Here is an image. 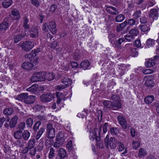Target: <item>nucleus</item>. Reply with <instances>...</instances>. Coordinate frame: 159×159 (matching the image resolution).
I'll return each instance as SVG.
<instances>
[{
	"label": "nucleus",
	"instance_id": "8fccbe9b",
	"mask_svg": "<svg viewBox=\"0 0 159 159\" xmlns=\"http://www.w3.org/2000/svg\"><path fill=\"white\" fill-rule=\"evenodd\" d=\"M41 122L40 120L37 121L34 125L33 127V129L34 131H37L39 128V126L41 125Z\"/></svg>",
	"mask_w": 159,
	"mask_h": 159
},
{
	"label": "nucleus",
	"instance_id": "3c124183",
	"mask_svg": "<svg viewBox=\"0 0 159 159\" xmlns=\"http://www.w3.org/2000/svg\"><path fill=\"white\" fill-rule=\"evenodd\" d=\"M26 122L27 127L30 128H31L32 127L33 123V120L32 118H28L26 120Z\"/></svg>",
	"mask_w": 159,
	"mask_h": 159
},
{
	"label": "nucleus",
	"instance_id": "bb28decb",
	"mask_svg": "<svg viewBox=\"0 0 159 159\" xmlns=\"http://www.w3.org/2000/svg\"><path fill=\"white\" fill-rule=\"evenodd\" d=\"M56 95L57 99V102L58 104H60L61 100L64 99V95L62 93L58 92L56 93Z\"/></svg>",
	"mask_w": 159,
	"mask_h": 159
},
{
	"label": "nucleus",
	"instance_id": "4468645a",
	"mask_svg": "<svg viewBox=\"0 0 159 159\" xmlns=\"http://www.w3.org/2000/svg\"><path fill=\"white\" fill-rule=\"evenodd\" d=\"M149 17L152 18L153 20H157L158 17V10L157 9L155 8L150 10V11Z\"/></svg>",
	"mask_w": 159,
	"mask_h": 159
},
{
	"label": "nucleus",
	"instance_id": "39448f33",
	"mask_svg": "<svg viewBox=\"0 0 159 159\" xmlns=\"http://www.w3.org/2000/svg\"><path fill=\"white\" fill-rule=\"evenodd\" d=\"M58 136L56 138V141L53 144V147L57 148H58L61 147L64 143L65 139V138L64 136L62 135Z\"/></svg>",
	"mask_w": 159,
	"mask_h": 159
},
{
	"label": "nucleus",
	"instance_id": "f8f14e48",
	"mask_svg": "<svg viewBox=\"0 0 159 159\" xmlns=\"http://www.w3.org/2000/svg\"><path fill=\"white\" fill-rule=\"evenodd\" d=\"M11 18L15 20H19L20 17V13L19 11L16 9H13L11 11Z\"/></svg>",
	"mask_w": 159,
	"mask_h": 159
},
{
	"label": "nucleus",
	"instance_id": "58836bf2",
	"mask_svg": "<svg viewBox=\"0 0 159 159\" xmlns=\"http://www.w3.org/2000/svg\"><path fill=\"white\" fill-rule=\"evenodd\" d=\"M104 106L108 108L111 109V105L112 103V101L109 100H104L102 102Z\"/></svg>",
	"mask_w": 159,
	"mask_h": 159
},
{
	"label": "nucleus",
	"instance_id": "423d86ee",
	"mask_svg": "<svg viewBox=\"0 0 159 159\" xmlns=\"http://www.w3.org/2000/svg\"><path fill=\"white\" fill-rule=\"evenodd\" d=\"M34 43L31 41H26L21 44V47L26 52L30 51L34 47Z\"/></svg>",
	"mask_w": 159,
	"mask_h": 159
},
{
	"label": "nucleus",
	"instance_id": "9b49d317",
	"mask_svg": "<svg viewBox=\"0 0 159 159\" xmlns=\"http://www.w3.org/2000/svg\"><path fill=\"white\" fill-rule=\"evenodd\" d=\"M9 18L8 17H6L4 19L2 22L0 24V30H5L9 27Z\"/></svg>",
	"mask_w": 159,
	"mask_h": 159
},
{
	"label": "nucleus",
	"instance_id": "de8ad7c7",
	"mask_svg": "<svg viewBox=\"0 0 159 159\" xmlns=\"http://www.w3.org/2000/svg\"><path fill=\"white\" fill-rule=\"evenodd\" d=\"M29 22V20L26 17H25L24 18V21L23 25L25 29H28L30 28V26L28 24Z\"/></svg>",
	"mask_w": 159,
	"mask_h": 159
},
{
	"label": "nucleus",
	"instance_id": "680f3d73",
	"mask_svg": "<svg viewBox=\"0 0 159 159\" xmlns=\"http://www.w3.org/2000/svg\"><path fill=\"white\" fill-rule=\"evenodd\" d=\"M110 125L107 123H105L103 126V131L104 133H105L107 131V128L110 127Z\"/></svg>",
	"mask_w": 159,
	"mask_h": 159
},
{
	"label": "nucleus",
	"instance_id": "a878e982",
	"mask_svg": "<svg viewBox=\"0 0 159 159\" xmlns=\"http://www.w3.org/2000/svg\"><path fill=\"white\" fill-rule=\"evenodd\" d=\"M139 27L141 30L143 32H146L150 30V26L148 24L140 25H139Z\"/></svg>",
	"mask_w": 159,
	"mask_h": 159
},
{
	"label": "nucleus",
	"instance_id": "f257e3e1",
	"mask_svg": "<svg viewBox=\"0 0 159 159\" xmlns=\"http://www.w3.org/2000/svg\"><path fill=\"white\" fill-rule=\"evenodd\" d=\"M26 93H23L17 95L16 99L24 102L27 104H33L35 101V96L34 95L28 96Z\"/></svg>",
	"mask_w": 159,
	"mask_h": 159
},
{
	"label": "nucleus",
	"instance_id": "6e6d98bb",
	"mask_svg": "<svg viewBox=\"0 0 159 159\" xmlns=\"http://www.w3.org/2000/svg\"><path fill=\"white\" fill-rule=\"evenodd\" d=\"M125 39L129 42H131L134 40V37L131 34L126 35L124 36Z\"/></svg>",
	"mask_w": 159,
	"mask_h": 159
},
{
	"label": "nucleus",
	"instance_id": "37998d69",
	"mask_svg": "<svg viewBox=\"0 0 159 159\" xmlns=\"http://www.w3.org/2000/svg\"><path fill=\"white\" fill-rule=\"evenodd\" d=\"M114 102H120V98L117 94H113L112 95L110 99Z\"/></svg>",
	"mask_w": 159,
	"mask_h": 159
},
{
	"label": "nucleus",
	"instance_id": "c756f323",
	"mask_svg": "<svg viewBox=\"0 0 159 159\" xmlns=\"http://www.w3.org/2000/svg\"><path fill=\"white\" fill-rule=\"evenodd\" d=\"M80 66L81 68L84 70H86L89 66V62L88 60L83 61L81 63Z\"/></svg>",
	"mask_w": 159,
	"mask_h": 159
},
{
	"label": "nucleus",
	"instance_id": "69168bd1",
	"mask_svg": "<svg viewBox=\"0 0 159 159\" xmlns=\"http://www.w3.org/2000/svg\"><path fill=\"white\" fill-rule=\"evenodd\" d=\"M29 149V148L27 146L23 147L21 150L20 152L24 154H26L28 152Z\"/></svg>",
	"mask_w": 159,
	"mask_h": 159
},
{
	"label": "nucleus",
	"instance_id": "6e6552de",
	"mask_svg": "<svg viewBox=\"0 0 159 159\" xmlns=\"http://www.w3.org/2000/svg\"><path fill=\"white\" fill-rule=\"evenodd\" d=\"M117 119L122 127L126 129L127 128V124L125 118L122 115H119L117 117Z\"/></svg>",
	"mask_w": 159,
	"mask_h": 159
},
{
	"label": "nucleus",
	"instance_id": "09e8293b",
	"mask_svg": "<svg viewBox=\"0 0 159 159\" xmlns=\"http://www.w3.org/2000/svg\"><path fill=\"white\" fill-rule=\"evenodd\" d=\"M140 141H134L133 140L132 142V146L133 147V148L135 149L136 150L138 148L140 145Z\"/></svg>",
	"mask_w": 159,
	"mask_h": 159
},
{
	"label": "nucleus",
	"instance_id": "79ce46f5",
	"mask_svg": "<svg viewBox=\"0 0 159 159\" xmlns=\"http://www.w3.org/2000/svg\"><path fill=\"white\" fill-rule=\"evenodd\" d=\"M125 16L122 14L117 16L115 18V20L116 22H120L122 21L125 18Z\"/></svg>",
	"mask_w": 159,
	"mask_h": 159
},
{
	"label": "nucleus",
	"instance_id": "4be33fe9",
	"mask_svg": "<svg viewBox=\"0 0 159 159\" xmlns=\"http://www.w3.org/2000/svg\"><path fill=\"white\" fill-rule=\"evenodd\" d=\"M31 30L32 33L30 34V36L31 38H36L39 36L38 30L36 27H33Z\"/></svg>",
	"mask_w": 159,
	"mask_h": 159
},
{
	"label": "nucleus",
	"instance_id": "a211bd4d",
	"mask_svg": "<svg viewBox=\"0 0 159 159\" xmlns=\"http://www.w3.org/2000/svg\"><path fill=\"white\" fill-rule=\"evenodd\" d=\"M121 105L120 102H113L111 105V109L113 110H118L121 108Z\"/></svg>",
	"mask_w": 159,
	"mask_h": 159
},
{
	"label": "nucleus",
	"instance_id": "393cba45",
	"mask_svg": "<svg viewBox=\"0 0 159 159\" xmlns=\"http://www.w3.org/2000/svg\"><path fill=\"white\" fill-rule=\"evenodd\" d=\"M156 62L155 60L150 59L146 62L145 65L147 67H151L154 66L156 64Z\"/></svg>",
	"mask_w": 159,
	"mask_h": 159
},
{
	"label": "nucleus",
	"instance_id": "f704fd0d",
	"mask_svg": "<svg viewBox=\"0 0 159 159\" xmlns=\"http://www.w3.org/2000/svg\"><path fill=\"white\" fill-rule=\"evenodd\" d=\"M62 83L65 84L64 85H66V87L69 85L71 84V80L68 77H65L61 80Z\"/></svg>",
	"mask_w": 159,
	"mask_h": 159
},
{
	"label": "nucleus",
	"instance_id": "338daca9",
	"mask_svg": "<svg viewBox=\"0 0 159 159\" xmlns=\"http://www.w3.org/2000/svg\"><path fill=\"white\" fill-rule=\"evenodd\" d=\"M80 57L81 55L80 54H79L78 52H76L75 53H74L73 58L74 59L78 60Z\"/></svg>",
	"mask_w": 159,
	"mask_h": 159
},
{
	"label": "nucleus",
	"instance_id": "052dcab7",
	"mask_svg": "<svg viewBox=\"0 0 159 159\" xmlns=\"http://www.w3.org/2000/svg\"><path fill=\"white\" fill-rule=\"evenodd\" d=\"M66 147L69 151L72 150L73 148L72 142L71 140L69 141L67 143Z\"/></svg>",
	"mask_w": 159,
	"mask_h": 159
},
{
	"label": "nucleus",
	"instance_id": "bf43d9fd",
	"mask_svg": "<svg viewBox=\"0 0 159 159\" xmlns=\"http://www.w3.org/2000/svg\"><path fill=\"white\" fill-rule=\"evenodd\" d=\"M148 19L145 16H143L140 18V22L142 24H144L147 23L148 21Z\"/></svg>",
	"mask_w": 159,
	"mask_h": 159
},
{
	"label": "nucleus",
	"instance_id": "e2e57ef3",
	"mask_svg": "<svg viewBox=\"0 0 159 159\" xmlns=\"http://www.w3.org/2000/svg\"><path fill=\"white\" fill-rule=\"evenodd\" d=\"M142 72L145 74H148L153 73L154 71L152 69H147L143 70Z\"/></svg>",
	"mask_w": 159,
	"mask_h": 159
},
{
	"label": "nucleus",
	"instance_id": "b1692460",
	"mask_svg": "<svg viewBox=\"0 0 159 159\" xmlns=\"http://www.w3.org/2000/svg\"><path fill=\"white\" fill-rule=\"evenodd\" d=\"M13 3L12 0H3L2 3L3 7L6 8L9 7Z\"/></svg>",
	"mask_w": 159,
	"mask_h": 159
},
{
	"label": "nucleus",
	"instance_id": "c03bdc74",
	"mask_svg": "<svg viewBox=\"0 0 159 159\" xmlns=\"http://www.w3.org/2000/svg\"><path fill=\"white\" fill-rule=\"evenodd\" d=\"M130 54L131 56L135 57L138 55V49L136 48H132L131 49Z\"/></svg>",
	"mask_w": 159,
	"mask_h": 159
},
{
	"label": "nucleus",
	"instance_id": "2eb2a0df",
	"mask_svg": "<svg viewBox=\"0 0 159 159\" xmlns=\"http://www.w3.org/2000/svg\"><path fill=\"white\" fill-rule=\"evenodd\" d=\"M106 11L109 13L114 15H116L119 13L118 10L112 6H107L106 8Z\"/></svg>",
	"mask_w": 159,
	"mask_h": 159
},
{
	"label": "nucleus",
	"instance_id": "cd10ccee",
	"mask_svg": "<svg viewBox=\"0 0 159 159\" xmlns=\"http://www.w3.org/2000/svg\"><path fill=\"white\" fill-rule=\"evenodd\" d=\"M45 81L48 80L49 81H51L53 80L55 77V75L52 73L47 74L45 72L44 74Z\"/></svg>",
	"mask_w": 159,
	"mask_h": 159
},
{
	"label": "nucleus",
	"instance_id": "dca6fc26",
	"mask_svg": "<svg viewBox=\"0 0 159 159\" xmlns=\"http://www.w3.org/2000/svg\"><path fill=\"white\" fill-rule=\"evenodd\" d=\"M33 66V64L31 62L29 61L24 62L21 66V67L23 69L27 70L31 69Z\"/></svg>",
	"mask_w": 159,
	"mask_h": 159
},
{
	"label": "nucleus",
	"instance_id": "aec40b11",
	"mask_svg": "<svg viewBox=\"0 0 159 159\" xmlns=\"http://www.w3.org/2000/svg\"><path fill=\"white\" fill-rule=\"evenodd\" d=\"M39 87V86L37 84H34L29 88L26 89V90L30 92L33 93L35 94L37 92Z\"/></svg>",
	"mask_w": 159,
	"mask_h": 159
},
{
	"label": "nucleus",
	"instance_id": "9d476101",
	"mask_svg": "<svg viewBox=\"0 0 159 159\" xmlns=\"http://www.w3.org/2000/svg\"><path fill=\"white\" fill-rule=\"evenodd\" d=\"M37 53V51L34 49L31 51L29 54H27L25 55V58L28 59L30 61L34 62V60H35L34 57L36 56V53Z\"/></svg>",
	"mask_w": 159,
	"mask_h": 159
},
{
	"label": "nucleus",
	"instance_id": "13d9d810",
	"mask_svg": "<svg viewBox=\"0 0 159 159\" xmlns=\"http://www.w3.org/2000/svg\"><path fill=\"white\" fill-rule=\"evenodd\" d=\"M118 144V149L119 152L122 151L125 149V147L124 144L120 142H118L117 143Z\"/></svg>",
	"mask_w": 159,
	"mask_h": 159
},
{
	"label": "nucleus",
	"instance_id": "f3484780",
	"mask_svg": "<svg viewBox=\"0 0 159 159\" xmlns=\"http://www.w3.org/2000/svg\"><path fill=\"white\" fill-rule=\"evenodd\" d=\"M56 25L55 22H51L49 24V30L53 34H55L57 32Z\"/></svg>",
	"mask_w": 159,
	"mask_h": 159
},
{
	"label": "nucleus",
	"instance_id": "774afa93",
	"mask_svg": "<svg viewBox=\"0 0 159 159\" xmlns=\"http://www.w3.org/2000/svg\"><path fill=\"white\" fill-rule=\"evenodd\" d=\"M46 146L49 148L52 145V141L51 140L46 139L45 141Z\"/></svg>",
	"mask_w": 159,
	"mask_h": 159
},
{
	"label": "nucleus",
	"instance_id": "f03ea898",
	"mask_svg": "<svg viewBox=\"0 0 159 159\" xmlns=\"http://www.w3.org/2000/svg\"><path fill=\"white\" fill-rule=\"evenodd\" d=\"M45 72L39 71L34 73L31 77L30 80L32 82L45 81Z\"/></svg>",
	"mask_w": 159,
	"mask_h": 159
},
{
	"label": "nucleus",
	"instance_id": "4d7b16f0",
	"mask_svg": "<svg viewBox=\"0 0 159 159\" xmlns=\"http://www.w3.org/2000/svg\"><path fill=\"white\" fill-rule=\"evenodd\" d=\"M155 43V40L154 39H148L147 41V45L148 47H152Z\"/></svg>",
	"mask_w": 159,
	"mask_h": 159
},
{
	"label": "nucleus",
	"instance_id": "6ab92c4d",
	"mask_svg": "<svg viewBox=\"0 0 159 159\" xmlns=\"http://www.w3.org/2000/svg\"><path fill=\"white\" fill-rule=\"evenodd\" d=\"M18 117L15 116L11 119L9 123V126L11 128H14L17 124Z\"/></svg>",
	"mask_w": 159,
	"mask_h": 159
},
{
	"label": "nucleus",
	"instance_id": "7ed1b4c3",
	"mask_svg": "<svg viewBox=\"0 0 159 159\" xmlns=\"http://www.w3.org/2000/svg\"><path fill=\"white\" fill-rule=\"evenodd\" d=\"M55 131L52 125L48 123L47 125L46 135L47 137L50 139H52L55 137Z\"/></svg>",
	"mask_w": 159,
	"mask_h": 159
},
{
	"label": "nucleus",
	"instance_id": "49530a36",
	"mask_svg": "<svg viewBox=\"0 0 159 159\" xmlns=\"http://www.w3.org/2000/svg\"><path fill=\"white\" fill-rule=\"evenodd\" d=\"M45 129L43 127H41L38 133L36 136V140H38L40 138L44 131Z\"/></svg>",
	"mask_w": 159,
	"mask_h": 159
},
{
	"label": "nucleus",
	"instance_id": "7c9ffc66",
	"mask_svg": "<svg viewBox=\"0 0 159 159\" xmlns=\"http://www.w3.org/2000/svg\"><path fill=\"white\" fill-rule=\"evenodd\" d=\"M14 136L16 139H20L22 138V132L21 130H17L14 133Z\"/></svg>",
	"mask_w": 159,
	"mask_h": 159
},
{
	"label": "nucleus",
	"instance_id": "2f4dec72",
	"mask_svg": "<svg viewBox=\"0 0 159 159\" xmlns=\"http://www.w3.org/2000/svg\"><path fill=\"white\" fill-rule=\"evenodd\" d=\"M30 133L27 130H25L22 132V138L24 140L26 141L28 140L30 138Z\"/></svg>",
	"mask_w": 159,
	"mask_h": 159
},
{
	"label": "nucleus",
	"instance_id": "5701e85b",
	"mask_svg": "<svg viewBox=\"0 0 159 159\" xmlns=\"http://www.w3.org/2000/svg\"><path fill=\"white\" fill-rule=\"evenodd\" d=\"M58 155L61 159H64L66 156V152L65 149L61 148L58 151Z\"/></svg>",
	"mask_w": 159,
	"mask_h": 159
},
{
	"label": "nucleus",
	"instance_id": "a19ab883",
	"mask_svg": "<svg viewBox=\"0 0 159 159\" xmlns=\"http://www.w3.org/2000/svg\"><path fill=\"white\" fill-rule=\"evenodd\" d=\"M127 24L129 26H133L134 25H137V22L135 19H130L128 20L127 21Z\"/></svg>",
	"mask_w": 159,
	"mask_h": 159
},
{
	"label": "nucleus",
	"instance_id": "0e129e2a",
	"mask_svg": "<svg viewBox=\"0 0 159 159\" xmlns=\"http://www.w3.org/2000/svg\"><path fill=\"white\" fill-rule=\"evenodd\" d=\"M118 129L117 128L112 127L110 129V131L112 134L116 135L117 133Z\"/></svg>",
	"mask_w": 159,
	"mask_h": 159
},
{
	"label": "nucleus",
	"instance_id": "20e7f679",
	"mask_svg": "<svg viewBox=\"0 0 159 159\" xmlns=\"http://www.w3.org/2000/svg\"><path fill=\"white\" fill-rule=\"evenodd\" d=\"M53 98V95L50 93L43 94L40 97V100L44 102H50L52 101Z\"/></svg>",
	"mask_w": 159,
	"mask_h": 159
},
{
	"label": "nucleus",
	"instance_id": "603ef678",
	"mask_svg": "<svg viewBox=\"0 0 159 159\" xmlns=\"http://www.w3.org/2000/svg\"><path fill=\"white\" fill-rule=\"evenodd\" d=\"M54 150L53 148L51 147L50 149L48 157L49 159H52L54 156Z\"/></svg>",
	"mask_w": 159,
	"mask_h": 159
},
{
	"label": "nucleus",
	"instance_id": "412c9836",
	"mask_svg": "<svg viewBox=\"0 0 159 159\" xmlns=\"http://www.w3.org/2000/svg\"><path fill=\"white\" fill-rule=\"evenodd\" d=\"M119 70L118 73H119V76L121 77L125 73V70L126 69V67L125 65L121 64L118 66Z\"/></svg>",
	"mask_w": 159,
	"mask_h": 159
},
{
	"label": "nucleus",
	"instance_id": "5fc2aeb1",
	"mask_svg": "<svg viewBox=\"0 0 159 159\" xmlns=\"http://www.w3.org/2000/svg\"><path fill=\"white\" fill-rule=\"evenodd\" d=\"M29 154L31 156H34L36 152V148L35 147L29 148Z\"/></svg>",
	"mask_w": 159,
	"mask_h": 159
},
{
	"label": "nucleus",
	"instance_id": "72a5a7b5",
	"mask_svg": "<svg viewBox=\"0 0 159 159\" xmlns=\"http://www.w3.org/2000/svg\"><path fill=\"white\" fill-rule=\"evenodd\" d=\"M147 154L146 150L143 148H141L139 149L138 156L139 157L141 158L143 157L146 156Z\"/></svg>",
	"mask_w": 159,
	"mask_h": 159
},
{
	"label": "nucleus",
	"instance_id": "ea45409f",
	"mask_svg": "<svg viewBox=\"0 0 159 159\" xmlns=\"http://www.w3.org/2000/svg\"><path fill=\"white\" fill-rule=\"evenodd\" d=\"M141 14V12L140 10H136L134 12L133 16L134 19H137L140 17Z\"/></svg>",
	"mask_w": 159,
	"mask_h": 159
},
{
	"label": "nucleus",
	"instance_id": "4c0bfd02",
	"mask_svg": "<svg viewBox=\"0 0 159 159\" xmlns=\"http://www.w3.org/2000/svg\"><path fill=\"white\" fill-rule=\"evenodd\" d=\"M23 38L22 35H21L20 34H18L14 37V42L15 43H17L19 41L22 40Z\"/></svg>",
	"mask_w": 159,
	"mask_h": 159
},
{
	"label": "nucleus",
	"instance_id": "e433bc0d",
	"mask_svg": "<svg viewBox=\"0 0 159 159\" xmlns=\"http://www.w3.org/2000/svg\"><path fill=\"white\" fill-rule=\"evenodd\" d=\"M154 97L153 95H151L148 96L145 98L144 101L147 104H150L152 102L154 99Z\"/></svg>",
	"mask_w": 159,
	"mask_h": 159
},
{
	"label": "nucleus",
	"instance_id": "c85d7f7f",
	"mask_svg": "<svg viewBox=\"0 0 159 159\" xmlns=\"http://www.w3.org/2000/svg\"><path fill=\"white\" fill-rule=\"evenodd\" d=\"M13 112L14 110L11 107L6 108L3 111V114L6 116L11 115L13 113Z\"/></svg>",
	"mask_w": 159,
	"mask_h": 159
},
{
	"label": "nucleus",
	"instance_id": "c9c22d12",
	"mask_svg": "<svg viewBox=\"0 0 159 159\" xmlns=\"http://www.w3.org/2000/svg\"><path fill=\"white\" fill-rule=\"evenodd\" d=\"M139 33V31L136 28L132 29L129 31V34L134 37L137 36Z\"/></svg>",
	"mask_w": 159,
	"mask_h": 159
},
{
	"label": "nucleus",
	"instance_id": "ddd939ff",
	"mask_svg": "<svg viewBox=\"0 0 159 159\" xmlns=\"http://www.w3.org/2000/svg\"><path fill=\"white\" fill-rule=\"evenodd\" d=\"M101 128L102 126L100 125L99 129L97 128H95L93 132V134H94L96 140L97 142H99L100 139V135L101 131Z\"/></svg>",
	"mask_w": 159,
	"mask_h": 159
},
{
	"label": "nucleus",
	"instance_id": "a18cd8bd",
	"mask_svg": "<svg viewBox=\"0 0 159 159\" xmlns=\"http://www.w3.org/2000/svg\"><path fill=\"white\" fill-rule=\"evenodd\" d=\"M35 139H30L29 140L28 143H27V146L29 148H33L34 147L35 144Z\"/></svg>",
	"mask_w": 159,
	"mask_h": 159
},
{
	"label": "nucleus",
	"instance_id": "864d4df0",
	"mask_svg": "<svg viewBox=\"0 0 159 159\" xmlns=\"http://www.w3.org/2000/svg\"><path fill=\"white\" fill-rule=\"evenodd\" d=\"M25 122H22L20 123L18 125V129H19L18 130H21L22 132V131L24 129L25 127Z\"/></svg>",
	"mask_w": 159,
	"mask_h": 159
},
{
	"label": "nucleus",
	"instance_id": "0eeeda50",
	"mask_svg": "<svg viewBox=\"0 0 159 159\" xmlns=\"http://www.w3.org/2000/svg\"><path fill=\"white\" fill-rule=\"evenodd\" d=\"M118 141L114 137H111L109 139V141L105 144V146L108 148L109 145L111 149L115 148L117 146Z\"/></svg>",
	"mask_w": 159,
	"mask_h": 159
},
{
	"label": "nucleus",
	"instance_id": "473e14b6",
	"mask_svg": "<svg viewBox=\"0 0 159 159\" xmlns=\"http://www.w3.org/2000/svg\"><path fill=\"white\" fill-rule=\"evenodd\" d=\"M127 24L126 20H125L124 22L120 24L119 25H118L116 28V30L118 32H120L122 31L123 29L126 26Z\"/></svg>",
	"mask_w": 159,
	"mask_h": 159
},
{
	"label": "nucleus",
	"instance_id": "1a4fd4ad",
	"mask_svg": "<svg viewBox=\"0 0 159 159\" xmlns=\"http://www.w3.org/2000/svg\"><path fill=\"white\" fill-rule=\"evenodd\" d=\"M145 82L144 83L145 86L148 88H152L154 85V83L151 76L149 75L144 78Z\"/></svg>",
	"mask_w": 159,
	"mask_h": 159
}]
</instances>
